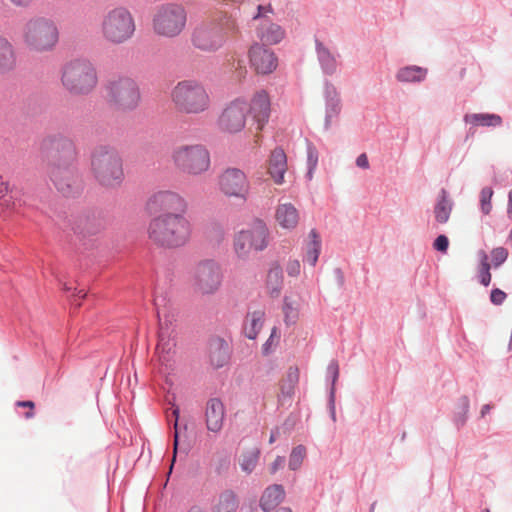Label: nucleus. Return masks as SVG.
Returning <instances> with one entry per match:
<instances>
[{"instance_id": "nucleus-33", "label": "nucleus", "mask_w": 512, "mask_h": 512, "mask_svg": "<svg viewBox=\"0 0 512 512\" xmlns=\"http://www.w3.org/2000/svg\"><path fill=\"white\" fill-rule=\"evenodd\" d=\"M427 73L426 68L410 65L400 68L396 74V79L402 83H420L426 79Z\"/></svg>"}, {"instance_id": "nucleus-26", "label": "nucleus", "mask_w": 512, "mask_h": 512, "mask_svg": "<svg viewBox=\"0 0 512 512\" xmlns=\"http://www.w3.org/2000/svg\"><path fill=\"white\" fill-rule=\"evenodd\" d=\"M257 33L261 41L271 45L279 43L285 37V31L280 25L266 19L261 20Z\"/></svg>"}, {"instance_id": "nucleus-35", "label": "nucleus", "mask_w": 512, "mask_h": 512, "mask_svg": "<svg viewBox=\"0 0 512 512\" xmlns=\"http://www.w3.org/2000/svg\"><path fill=\"white\" fill-rule=\"evenodd\" d=\"M238 508L237 496L233 491L226 490L216 499L212 512H236Z\"/></svg>"}, {"instance_id": "nucleus-44", "label": "nucleus", "mask_w": 512, "mask_h": 512, "mask_svg": "<svg viewBox=\"0 0 512 512\" xmlns=\"http://www.w3.org/2000/svg\"><path fill=\"white\" fill-rule=\"evenodd\" d=\"M280 338H281V334H280L279 330L276 327H274L271 330V334H270L269 338L263 344V347H262L263 354H265V355L270 354L276 348V346L279 344Z\"/></svg>"}, {"instance_id": "nucleus-28", "label": "nucleus", "mask_w": 512, "mask_h": 512, "mask_svg": "<svg viewBox=\"0 0 512 512\" xmlns=\"http://www.w3.org/2000/svg\"><path fill=\"white\" fill-rule=\"evenodd\" d=\"M303 303V299L298 294L285 296L282 310L287 325L294 324L297 321Z\"/></svg>"}, {"instance_id": "nucleus-62", "label": "nucleus", "mask_w": 512, "mask_h": 512, "mask_svg": "<svg viewBox=\"0 0 512 512\" xmlns=\"http://www.w3.org/2000/svg\"><path fill=\"white\" fill-rule=\"evenodd\" d=\"M275 439H276V436H275V434L272 432V433H271V435H270L269 442H270V443H273V442L275 441Z\"/></svg>"}, {"instance_id": "nucleus-12", "label": "nucleus", "mask_w": 512, "mask_h": 512, "mask_svg": "<svg viewBox=\"0 0 512 512\" xmlns=\"http://www.w3.org/2000/svg\"><path fill=\"white\" fill-rule=\"evenodd\" d=\"M187 23V12L178 4L161 6L153 17V30L161 37L174 38L182 33Z\"/></svg>"}, {"instance_id": "nucleus-50", "label": "nucleus", "mask_w": 512, "mask_h": 512, "mask_svg": "<svg viewBox=\"0 0 512 512\" xmlns=\"http://www.w3.org/2000/svg\"><path fill=\"white\" fill-rule=\"evenodd\" d=\"M301 265L296 259L289 260L286 264V272L291 277H296L300 274Z\"/></svg>"}, {"instance_id": "nucleus-24", "label": "nucleus", "mask_w": 512, "mask_h": 512, "mask_svg": "<svg viewBox=\"0 0 512 512\" xmlns=\"http://www.w3.org/2000/svg\"><path fill=\"white\" fill-rule=\"evenodd\" d=\"M264 321L265 311L263 309L248 311L243 323L245 336L251 340L256 339L264 325Z\"/></svg>"}, {"instance_id": "nucleus-11", "label": "nucleus", "mask_w": 512, "mask_h": 512, "mask_svg": "<svg viewBox=\"0 0 512 512\" xmlns=\"http://www.w3.org/2000/svg\"><path fill=\"white\" fill-rule=\"evenodd\" d=\"M108 103L117 110L130 111L135 109L141 100L137 82L128 76L111 79L106 85Z\"/></svg>"}, {"instance_id": "nucleus-34", "label": "nucleus", "mask_w": 512, "mask_h": 512, "mask_svg": "<svg viewBox=\"0 0 512 512\" xmlns=\"http://www.w3.org/2000/svg\"><path fill=\"white\" fill-rule=\"evenodd\" d=\"M103 229V223L94 216H84L78 219L74 228L75 233L87 237L100 233Z\"/></svg>"}, {"instance_id": "nucleus-40", "label": "nucleus", "mask_w": 512, "mask_h": 512, "mask_svg": "<svg viewBox=\"0 0 512 512\" xmlns=\"http://www.w3.org/2000/svg\"><path fill=\"white\" fill-rule=\"evenodd\" d=\"M490 268L491 266L488 262V256L484 251H482L480 267L478 271V279L479 282L485 287L489 286L491 282Z\"/></svg>"}, {"instance_id": "nucleus-6", "label": "nucleus", "mask_w": 512, "mask_h": 512, "mask_svg": "<svg viewBox=\"0 0 512 512\" xmlns=\"http://www.w3.org/2000/svg\"><path fill=\"white\" fill-rule=\"evenodd\" d=\"M171 102L181 114H201L211 105L210 95L203 83L194 79L178 82L171 90Z\"/></svg>"}, {"instance_id": "nucleus-16", "label": "nucleus", "mask_w": 512, "mask_h": 512, "mask_svg": "<svg viewBox=\"0 0 512 512\" xmlns=\"http://www.w3.org/2000/svg\"><path fill=\"white\" fill-rule=\"evenodd\" d=\"M249 61L257 74H270L277 67V57L274 52L258 43L250 47Z\"/></svg>"}, {"instance_id": "nucleus-5", "label": "nucleus", "mask_w": 512, "mask_h": 512, "mask_svg": "<svg viewBox=\"0 0 512 512\" xmlns=\"http://www.w3.org/2000/svg\"><path fill=\"white\" fill-rule=\"evenodd\" d=\"M91 173L102 186L114 188L124 180L123 160L117 149L101 145L91 154Z\"/></svg>"}, {"instance_id": "nucleus-36", "label": "nucleus", "mask_w": 512, "mask_h": 512, "mask_svg": "<svg viewBox=\"0 0 512 512\" xmlns=\"http://www.w3.org/2000/svg\"><path fill=\"white\" fill-rule=\"evenodd\" d=\"M451 210L452 206L448 200L447 191L442 189L434 207L436 221L440 224L446 223L449 220Z\"/></svg>"}, {"instance_id": "nucleus-22", "label": "nucleus", "mask_w": 512, "mask_h": 512, "mask_svg": "<svg viewBox=\"0 0 512 512\" xmlns=\"http://www.w3.org/2000/svg\"><path fill=\"white\" fill-rule=\"evenodd\" d=\"M275 219L277 224L286 230H293L299 223V212L291 203H280L276 207Z\"/></svg>"}, {"instance_id": "nucleus-64", "label": "nucleus", "mask_w": 512, "mask_h": 512, "mask_svg": "<svg viewBox=\"0 0 512 512\" xmlns=\"http://www.w3.org/2000/svg\"><path fill=\"white\" fill-rule=\"evenodd\" d=\"M63 289L65 291H69V290H71V287H69L67 284H64Z\"/></svg>"}, {"instance_id": "nucleus-13", "label": "nucleus", "mask_w": 512, "mask_h": 512, "mask_svg": "<svg viewBox=\"0 0 512 512\" xmlns=\"http://www.w3.org/2000/svg\"><path fill=\"white\" fill-rule=\"evenodd\" d=\"M223 272L219 263L213 260L200 262L194 272V290L201 295L216 293L222 284Z\"/></svg>"}, {"instance_id": "nucleus-56", "label": "nucleus", "mask_w": 512, "mask_h": 512, "mask_svg": "<svg viewBox=\"0 0 512 512\" xmlns=\"http://www.w3.org/2000/svg\"><path fill=\"white\" fill-rule=\"evenodd\" d=\"M7 191H8L7 185L3 182H0V200H3V204L8 203V200L6 199Z\"/></svg>"}, {"instance_id": "nucleus-32", "label": "nucleus", "mask_w": 512, "mask_h": 512, "mask_svg": "<svg viewBox=\"0 0 512 512\" xmlns=\"http://www.w3.org/2000/svg\"><path fill=\"white\" fill-rule=\"evenodd\" d=\"M463 120L466 124H470L475 127H498L503 123L502 117L493 113L465 114Z\"/></svg>"}, {"instance_id": "nucleus-15", "label": "nucleus", "mask_w": 512, "mask_h": 512, "mask_svg": "<svg viewBox=\"0 0 512 512\" xmlns=\"http://www.w3.org/2000/svg\"><path fill=\"white\" fill-rule=\"evenodd\" d=\"M249 105L242 99L231 101L222 111L219 119V129L226 133H238L246 124Z\"/></svg>"}, {"instance_id": "nucleus-57", "label": "nucleus", "mask_w": 512, "mask_h": 512, "mask_svg": "<svg viewBox=\"0 0 512 512\" xmlns=\"http://www.w3.org/2000/svg\"><path fill=\"white\" fill-rule=\"evenodd\" d=\"M507 216L509 219H512V189L508 194Z\"/></svg>"}, {"instance_id": "nucleus-51", "label": "nucleus", "mask_w": 512, "mask_h": 512, "mask_svg": "<svg viewBox=\"0 0 512 512\" xmlns=\"http://www.w3.org/2000/svg\"><path fill=\"white\" fill-rule=\"evenodd\" d=\"M16 405L19 406V407H25V408H29L30 409V411L25 414L26 418L30 419V418H32L34 416V412H33V409L35 407L34 402H32V401H18Z\"/></svg>"}, {"instance_id": "nucleus-54", "label": "nucleus", "mask_w": 512, "mask_h": 512, "mask_svg": "<svg viewBox=\"0 0 512 512\" xmlns=\"http://www.w3.org/2000/svg\"><path fill=\"white\" fill-rule=\"evenodd\" d=\"M34 0H7L8 3L15 7L19 8H27L29 7Z\"/></svg>"}, {"instance_id": "nucleus-42", "label": "nucleus", "mask_w": 512, "mask_h": 512, "mask_svg": "<svg viewBox=\"0 0 512 512\" xmlns=\"http://www.w3.org/2000/svg\"><path fill=\"white\" fill-rule=\"evenodd\" d=\"M306 456V449L302 445H298L293 448L289 458V468L291 470H297Z\"/></svg>"}, {"instance_id": "nucleus-38", "label": "nucleus", "mask_w": 512, "mask_h": 512, "mask_svg": "<svg viewBox=\"0 0 512 512\" xmlns=\"http://www.w3.org/2000/svg\"><path fill=\"white\" fill-rule=\"evenodd\" d=\"M469 407V398L466 395L461 396L458 400V411L455 413L453 418V422L458 429L466 424Z\"/></svg>"}, {"instance_id": "nucleus-63", "label": "nucleus", "mask_w": 512, "mask_h": 512, "mask_svg": "<svg viewBox=\"0 0 512 512\" xmlns=\"http://www.w3.org/2000/svg\"><path fill=\"white\" fill-rule=\"evenodd\" d=\"M276 512H292L289 508H281L277 510Z\"/></svg>"}, {"instance_id": "nucleus-47", "label": "nucleus", "mask_w": 512, "mask_h": 512, "mask_svg": "<svg viewBox=\"0 0 512 512\" xmlns=\"http://www.w3.org/2000/svg\"><path fill=\"white\" fill-rule=\"evenodd\" d=\"M172 416L175 417L174 421V449H173V461L176 459L178 446H179V431H178V417H179V408L172 409Z\"/></svg>"}, {"instance_id": "nucleus-30", "label": "nucleus", "mask_w": 512, "mask_h": 512, "mask_svg": "<svg viewBox=\"0 0 512 512\" xmlns=\"http://www.w3.org/2000/svg\"><path fill=\"white\" fill-rule=\"evenodd\" d=\"M283 288V272L279 265L271 267L267 273L265 291L271 298H278Z\"/></svg>"}, {"instance_id": "nucleus-45", "label": "nucleus", "mask_w": 512, "mask_h": 512, "mask_svg": "<svg viewBox=\"0 0 512 512\" xmlns=\"http://www.w3.org/2000/svg\"><path fill=\"white\" fill-rule=\"evenodd\" d=\"M492 263L494 267H499L508 258V251L504 247H497L491 251Z\"/></svg>"}, {"instance_id": "nucleus-18", "label": "nucleus", "mask_w": 512, "mask_h": 512, "mask_svg": "<svg viewBox=\"0 0 512 512\" xmlns=\"http://www.w3.org/2000/svg\"><path fill=\"white\" fill-rule=\"evenodd\" d=\"M342 110L340 95L331 84L325 85V129H329L339 120Z\"/></svg>"}, {"instance_id": "nucleus-29", "label": "nucleus", "mask_w": 512, "mask_h": 512, "mask_svg": "<svg viewBox=\"0 0 512 512\" xmlns=\"http://www.w3.org/2000/svg\"><path fill=\"white\" fill-rule=\"evenodd\" d=\"M209 358L215 368L223 367L229 360L228 344L222 339L213 340L209 346Z\"/></svg>"}, {"instance_id": "nucleus-59", "label": "nucleus", "mask_w": 512, "mask_h": 512, "mask_svg": "<svg viewBox=\"0 0 512 512\" xmlns=\"http://www.w3.org/2000/svg\"><path fill=\"white\" fill-rule=\"evenodd\" d=\"M85 295H86V294L83 292V290H79V291H77V294H74V296H79V297H81V298H84V297H85Z\"/></svg>"}, {"instance_id": "nucleus-48", "label": "nucleus", "mask_w": 512, "mask_h": 512, "mask_svg": "<svg viewBox=\"0 0 512 512\" xmlns=\"http://www.w3.org/2000/svg\"><path fill=\"white\" fill-rule=\"evenodd\" d=\"M449 247V240L446 235H439L433 242V248L436 251L446 253Z\"/></svg>"}, {"instance_id": "nucleus-10", "label": "nucleus", "mask_w": 512, "mask_h": 512, "mask_svg": "<svg viewBox=\"0 0 512 512\" xmlns=\"http://www.w3.org/2000/svg\"><path fill=\"white\" fill-rule=\"evenodd\" d=\"M270 232L266 223L254 219L247 227L233 236V251L239 259L246 260L252 252H261L269 245Z\"/></svg>"}, {"instance_id": "nucleus-49", "label": "nucleus", "mask_w": 512, "mask_h": 512, "mask_svg": "<svg viewBox=\"0 0 512 512\" xmlns=\"http://www.w3.org/2000/svg\"><path fill=\"white\" fill-rule=\"evenodd\" d=\"M506 297V293L499 288H494L491 290L490 301L494 305H501L505 301Z\"/></svg>"}, {"instance_id": "nucleus-31", "label": "nucleus", "mask_w": 512, "mask_h": 512, "mask_svg": "<svg viewBox=\"0 0 512 512\" xmlns=\"http://www.w3.org/2000/svg\"><path fill=\"white\" fill-rule=\"evenodd\" d=\"M284 497V488L281 485L274 484L265 489L260 500V505L263 510L269 511L278 506L283 501Z\"/></svg>"}, {"instance_id": "nucleus-9", "label": "nucleus", "mask_w": 512, "mask_h": 512, "mask_svg": "<svg viewBox=\"0 0 512 512\" xmlns=\"http://www.w3.org/2000/svg\"><path fill=\"white\" fill-rule=\"evenodd\" d=\"M171 161L176 170L188 176H200L211 165L210 153L201 144L177 146L171 153Z\"/></svg>"}, {"instance_id": "nucleus-41", "label": "nucleus", "mask_w": 512, "mask_h": 512, "mask_svg": "<svg viewBox=\"0 0 512 512\" xmlns=\"http://www.w3.org/2000/svg\"><path fill=\"white\" fill-rule=\"evenodd\" d=\"M493 189L491 187H484L480 191L479 195V202H480V209L481 212L484 215L490 214L492 210V196H493Z\"/></svg>"}, {"instance_id": "nucleus-7", "label": "nucleus", "mask_w": 512, "mask_h": 512, "mask_svg": "<svg viewBox=\"0 0 512 512\" xmlns=\"http://www.w3.org/2000/svg\"><path fill=\"white\" fill-rule=\"evenodd\" d=\"M22 40L25 47L35 53L54 50L59 42V29L56 23L46 17L29 19L22 28Z\"/></svg>"}, {"instance_id": "nucleus-14", "label": "nucleus", "mask_w": 512, "mask_h": 512, "mask_svg": "<svg viewBox=\"0 0 512 512\" xmlns=\"http://www.w3.org/2000/svg\"><path fill=\"white\" fill-rule=\"evenodd\" d=\"M219 191L227 198L246 201L250 194V182L244 171L238 168H227L217 181Z\"/></svg>"}, {"instance_id": "nucleus-39", "label": "nucleus", "mask_w": 512, "mask_h": 512, "mask_svg": "<svg viewBox=\"0 0 512 512\" xmlns=\"http://www.w3.org/2000/svg\"><path fill=\"white\" fill-rule=\"evenodd\" d=\"M259 459V451L258 450H250L243 453L240 457L239 464L241 469L246 473H251L258 462Z\"/></svg>"}, {"instance_id": "nucleus-27", "label": "nucleus", "mask_w": 512, "mask_h": 512, "mask_svg": "<svg viewBox=\"0 0 512 512\" xmlns=\"http://www.w3.org/2000/svg\"><path fill=\"white\" fill-rule=\"evenodd\" d=\"M339 378V364L337 360H332L326 370V380L330 382L328 393V410L333 422L336 421L335 399H336V382Z\"/></svg>"}, {"instance_id": "nucleus-23", "label": "nucleus", "mask_w": 512, "mask_h": 512, "mask_svg": "<svg viewBox=\"0 0 512 512\" xmlns=\"http://www.w3.org/2000/svg\"><path fill=\"white\" fill-rule=\"evenodd\" d=\"M298 380V369L290 367L287 370L286 375L280 381L279 402L281 403V405H290Z\"/></svg>"}, {"instance_id": "nucleus-58", "label": "nucleus", "mask_w": 512, "mask_h": 512, "mask_svg": "<svg viewBox=\"0 0 512 512\" xmlns=\"http://www.w3.org/2000/svg\"><path fill=\"white\" fill-rule=\"evenodd\" d=\"M492 406L490 404H485L481 408V417H484L486 414L490 412Z\"/></svg>"}, {"instance_id": "nucleus-25", "label": "nucleus", "mask_w": 512, "mask_h": 512, "mask_svg": "<svg viewBox=\"0 0 512 512\" xmlns=\"http://www.w3.org/2000/svg\"><path fill=\"white\" fill-rule=\"evenodd\" d=\"M17 66V54L14 45L0 35V73L14 70Z\"/></svg>"}, {"instance_id": "nucleus-46", "label": "nucleus", "mask_w": 512, "mask_h": 512, "mask_svg": "<svg viewBox=\"0 0 512 512\" xmlns=\"http://www.w3.org/2000/svg\"><path fill=\"white\" fill-rule=\"evenodd\" d=\"M317 163H318V155L316 149L309 150L308 152V172L306 174V177L308 180H311L313 178V175L317 169Z\"/></svg>"}, {"instance_id": "nucleus-60", "label": "nucleus", "mask_w": 512, "mask_h": 512, "mask_svg": "<svg viewBox=\"0 0 512 512\" xmlns=\"http://www.w3.org/2000/svg\"><path fill=\"white\" fill-rule=\"evenodd\" d=\"M246 72H247V71H246L245 67H240L239 75H240L241 77H243V76L246 74Z\"/></svg>"}, {"instance_id": "nucleus-37", "label": "nucleus", "mask_w": 512, "mask_h": 512, "mask_svg": "<svg viewBox=\"0 0 512 512\" xmlns=\"http://www.w3.org/2000/svg\"><path fill=\"white\" fill-rule=\"evenodd\" d=\"M319 242L317 229H312L308 235L306 243V253L304 256V262L311 266H315L318 261Z\"/></svg>"}, {"instance_id": "nucleus-1", "label": "nucleus", "mask_w": 512, "mask_h": 512, "mask_svg": "<svg viewBox=\"0 0 512 512\" xmlns=\"http://www.w3.org/2000/svg\"><path fill=\"white\" fill-rule=\"evenodd\" d=\"M149 209L157 216L148 226V237L152 243L164 248H177L185 245L192 232L186 217L188 203L179 193L163 190L154 193L148 201Z\"/></svg>"}, {"instance_id": "nucleus-17", "label": "nucleus", "mask_w": 512, "mask_h": 512, "mask_svg": "<svg viewBox=\"0 0 512 512\" xmlns=\"http://www.w3.org/2000/svg\"><path fill=\"white\" fill-rule=\"evenodd\" d=\"M157 315L160 321L159 341L157 352L159 358L163 362H169L175 354L176 339L173 330H170L167 321H162L161 312L158 310Z\"/></svg>"}, {"instance_id": "nucleus-43", "label": "nucleus", "mask_w": 512, "mask_h": 512, "mask_svg": "<svg viewBox=\"0 0 512 512\" xmlns=\"http://www.w3.org/2000/svg\"><path fill=\"white\" fill-rule=\"evenodd\" d=\"M337 61L335 57L322 46V71L326 74H332L336 71Z\"/></svg>"}, {"instance_id": "nucleus-52", "label": "nucleus", "mask_w": 512, "mask_h": 512, "mask_svg": "<svg viewBox=\"0 0 512 512\" xmlns=\"http://www.w3.org/2000/svg\"><path fill=\"white\" fill-rule=\"evenodd\" d=\"M285 465V458L278 456L274 462L270 466V472L272 474L276 473L279 469L283 468Z\"/></svg>"}, {"instance_id": "nucleus-20", "label": "nucleus", "mask_w": 512, "mask_h": 512, "mask_svg": "<svg viewBox=\"0 0 512 512\" xmlns=\"http://www.w3.org/2000/svg\"><path fill=\"white\" fill-rule=\"evenodd\" d=\"M226 412L225 406L217 398L210 399L205 408V423L210 432L219 433L224 424Z\"/></svg>"}, {"instance_id": "nucleus-4", "label": "nucleus", "mask_w": 512, "mask_h": 512, "mask_svg": "<svg viewBox=\"0 0 512 512\" xmlns=\"http://www.w3.org/2000/svg\"><path fill=\"white\" fill-rule=\"evenodd\" d=\"M60 82L71 95L85 96L98 85L95 65L88 59L77 58L66 62L61 69Z\"/></svg>"}, {"instance_id": "nucleus-8", "label": "nucleus", "mask_w": 512, "mask_h": 512, "mask_svg": "<svg viewBox=\"0 0 512 512\" xmlns=\"http://www.w3.org/2000/svg\"><path fill=\"white\" fill-rule=\"evenodd\" d=\"M135 30L134 17L125 7H115L109 10L101 22L103 39L113 45L129 41L134 36Z\"/></svg>"}, {"instance_id": "nucleus-3", "label": "nucleus", "mask_w": 512, "mask_h": 512, "mask_svg": "<svg viewBox=\"0 0 512 512\" xmlns=\"http://www.w3.org/2000/svg\"><path fill=\"white\" fill-rule=\"evenodd\" d=\"M239 33L236 19L227 13L197 24L191 32V44L199 51L214 53L220 50L230 37Z\"/></svg>"}, {"instance_id": "nucleus-55", "label": "nucleus", "mask_w": 512, "mask_h": 512, "mask_svg": "<svg viewBox=\"0 0 512 512\" xmlns=\"http://www.w3.org/2000/svg\"><path fill=\"white\" fill-rule=\"evenodd\" d=\"M268 12H271V6L268 5V6H262V5H259L258 6V14L256 16H254V19H260L262 18V16Z\"/></svg>"}, {"instance_id": "nucleus-61", "label": "nucleus", "mask_w": 512, "mask_h": 512, "mask_svg": "<svg viewBox=\"0 0 512 512\" xmlns=\"http://www.w3.org/2000/svg\"><path fill=\"white\" fill-rule=\"evenodd\" d=\"M188 512H204L203 510H201L200 508L198 507H193L191 508Z\"/></svg>"}, {"instance_id": "nucleus-21", "label": "nucleus", "mask_w": 512, "mask_h": 512, "mask_svg": "<svg viewBox=\"0 0 512 512\" xmlns=\"http://www.w3.org/2000/svg\"><path fill=\"white\" fill-rule=\"evenodd\" d=\"M287 171V157L283 149L275 148L268 160V173L277 185L284 183Z\"/></svg>"}, {"instance_id": "nucleus-19", "label": "nucleus", "mask_w": 512, "mask_h": 512, "mask_svg": "<svg viewBox=\"0 0 512 512\" xmlns=\"http://www.w3.org/2000/svg\"><path fill=\"white\" fill-rule=\"evenodd\" d=\"M249 105V113L257 122V129L261 130L267 123L270 115V98L266 91L261 90L255 93Z\"/></svg>"}, {"instance_id": "nucleus-2", "label": "nucleus", "mask_w": 512, "mask_h": 512, "mask_svg": "<svg viewBox=\"0 0 512 512\" xmlns=\"http://www.w3.org/2000/svg\"><path fill=\"white\" fill-rule=\"evenodd\" d=\"M49 176L55 187L64 195L72 194L79 184L76 169L77 150L74 142L67 137L49 140Z\"/></svg>"}, {"instance_id": "nucleus-53", "label": "nucleus", "mask_w": 512, "mask_h": 512, "mask_svg": "<svg viewBox=\"0 0 512 512\" xmlns=\"http://www.w3.org/2000/svg\"><path fill=\"white\" fill-rule=\"evenodd\" d=\"M356 165L362 169L369 168L368 157L365 153L360 154L356 159Z\"/></svg>"}]
</instances>
